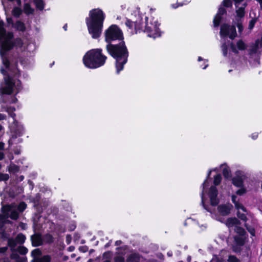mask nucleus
Wrapping results in <instances>:
<instances>
[{"label": "nucleus", "instance_id": "7c9ffc66", "mask_svg": "<svg viewBox=\"0 0 262 262\" xmlns=\"http://www.w3.org/2000/svg\"><path fill=\"white\" fill-rule=\"evenodd\" d=\"M51 257L48 255H44L39 258H36L35 262H50Z\"/></svg>", "mask_w": 262, "mask_h": 262}, {"label": "nucleus", "instance_id": "a211bd4d", "mask_svg": "<svg viewBox=\"0 0 262 262\" xmlns=\"http://www.w3.org/2000/svg\"><path fill=\"white\" fill-rule=\"evenodd\" d=\"M232 207V205L230 204L220 205L217 208L218 212L222 215H227L229 214Z\"/></svg>", "mask_w": 262, "mask_h": 262}, {"label": "nucleus", "instance_id": "58836bf2", "mask_svg": "<svg viewBox=\"0 0 262 262\" xmlns=\"http://www.w3.org/2000/svg\"><path fill=\"white\" fill-rule=\"evenodd\" d=\"M227 261L228 262H241V260L234 255H229Z\"/></svg>", "mask_w": 262, "mask_h": 262}, {"label": "nucleus", "instance_id": "13d9d810", "mask_svg": "<svg viewBox=\"0 0 262 262\" xmlns=\"http://www.w3.org/2000/svg\"><path fill=\"white\" fill-rule=\"evenodd\" d=\"M121 244V241H117L115 242V245H117V246L120 245Z\"/></svg>", "mask_w": 262, "mask_h": 262}, {"label": "nucleus", "instance_id": "f704fd0d", "mask_svg": "<svg viewBox=\"0 0 262 262\" xmlns=\"http://www.w3.org/2000/svg\"><path fill=\"white\" fill-rule=\"evenodd\" d=\"M232 182L234 185L237 187H241L243 185L242 181L238 178H234L232 180Z\"/></svg>", "mask_w": 262, "mask_h": 262}, {"label": "nucleus", "instance_id": "2eb2a0df", "mask_svg": "<svg viewBox=\"0 0 262 262\" xmlns=\"http://www.w3.org/2000/svg\"><path fill=\"white\" fill-rule=\"evenodd\" d=\"M230 48L233 52L234 53H238V50H244L247 48V45L242 40H239L236 42L237 48L235 46L233 42L230 44Z\"/></svg>", "mask_w": 262, "mask_h": 262}, {"label": "nucleus", "instance_id": "a878e982", "mask_svg": "<svg viewBox=\"0 0 262 262\" xmlns=\"http://www.w3.org/2000/svg\"><path fill=\"white\" fill-rule=\"evenodd\" d=\"M16 30L24 31L26 29V27L24 23L18 20L16 22L13 26Z\"/></svg>", "mask_w": 262, "mask_h": 262}, {"label": "nucleus", "instance_id": "49530a36", "mask_svg": "<svg viewBox=\"0 0 262 262\" xmlns=\"http://www.w3.org/2000/svg\"><path fill=\"white\" fill-rule=\"evenodd\" d=\"M45 240H46L48 243H51L53 242V238L51 235L48 234L45 236Z\"/></svg>", "mask_w": 262, "mask_h": 262}, {"label": "nucleus", "instance_id": "8fccbe9b", "mask_svg": "<svg viewBox=\"0 0 262 262\" xmlns=\"http://www.w3.org/2000/svg\"><path fill=\"white\" fill-rule=\"evenodd\" d=\"M7 21L9 25L11 24L14 26V24H13V19L11 17L7 18Z\"/></svg>", "mask_w": 262, "mask_h": 262}, {"label": "nucleus", "instance_id": "473e14b6", "mask_svg": "<svg viewBox=\"0 0 262 262\" xmlns=\"http://www.w3.org/2000/svg\"><path fill=\"white\" fill-rule=\"evenodd\" d=\"M235 231L240 236H244L246 233L245 230L243 228L239 227V225L236 226Z\"/></svg>", "mask_w": 262, "mask_h": 262}, {"label": "nucleus", "instance_id": "69168bd1", "mask_svg": "<svg viewBox=\"0 0 262 262\" xmlns=\"http://www.w3.org/2000/svg\"><path fill=\"white\" fill-rule=\"evenodd\" d=\"M63 29H64V30H67V25H65L64 26H63Z\"/></svg>", "mask_w": 262, "mask_h": 262}, {"label": "nucleus", "instance_id": "5fc2aeb1", "mask_svg": "<svg viewBox=\"0 0 262 262\" xmlns=\"http://www.w3.org/2000/svg\"><path fill=\"white\" fill-rule=\"evenodd\" d=\"M4 148V143L0 142V150H3Z\"/></svg>", "mask_w": 262, "mask_h": 262}, {"label": "nucleus", "instance_id": "0eeeda50", "mask_svg": "<svg viewBox=\"0 0 262 262\" xmlns=\"http://www.w3.org/2000/svg\"><path fill=\"white\" fill-rule=\"evenodd\" d=\"M220 34L222 38L228 36L231 39H234L237 35L235 26L225 24L221 26Z\"/></svg>", "mask_w": 262, "mask_h": 262}, {"label": "nucleus", "instance_id": "864d4df0", "mask_svg": "<svg viewBox=\"0 0 262 262\" xmlns=\"http://www.w3.org/2000/svg\"><path fill=\"white\" fill-rule=\"evenodd\" d=\"M6 118V116L4 114H0V120H4Z\"/></svg>", "mask_w": 262, "mask_h": 262}, {"label": "nucleus", "instance_id": "ddd939ff", "mask_svg": "<svg viewBox=\"0 0 262 262\" xmlns=\"http://www.w3.org/2000/svg\"><path fill=\"white\" fill-rule=\"evenodd\" d=\"M141 19H140L138 21L133 22L128 19H126L125 24L130 29L131 33H134V32L135 33H137L138 32H140V30H142L141 27Z\"/></svg>", "mask_w": 262, "mask_h": 262}, {"label": "nucleus", "instance_id": "1a4fd4ad", "mask_svg": "<svg viewBox=\"0 0 262 262\" xmlns=\"http://www.w3.org/2000/svg\"><path fill=\"white\" fill-rule=\"evenodd\" d=\"M12 253L11 255V258L15 260L16 262H26L25 257H20L16 252H19L20 254L25 255L28 252V249L24 246H19L18 248H15L14 251H12Z\"/></svg>", "mask_w": 262, "mask_h": 262}, {"label": "nucleus", "instance_id": "052dcab7", "mask_svg": "<svg viewBox=\"0 0 262 262\" xmlns=\"http://www.w3.org/2000/svg\"><path fill=\"white\" fill-rule=\"evenodd\" d=\"M0 221H2V223H4V219L3 218V216L2 215H0Z\"/></svg>", "mask_w": 262, "mask_h": 262}, {"label": "nucleus", "instance_id": "4c0bfd02", "mask_svg": "<svg viewBox=\"0 0 262 262\" xmlns=\"http://www.w3.org/2000/svg\"><path fill=\"white\" fill-rule=\"evenodd\" d=\"M40 253H41L40 251L38 249L33 250L32 251L31 254L35 258L34 262H35V260L36 259V258H39L38 257V256H39L40 255Z\"/></svg>", "mask_w": 262, "mask_h": 262}, {"label": "nucleus", "instance_id": "37998d69", "mask_svg": "<svg viewBox=\"0 0 262 262\" xmlns=\"http://www.w3.org/2000/svg\"><path fill=\"white\" fill-rule=\"evenodd\" d=\"M237 216L239 219H241L242 220H243L244 221H246L247 220V217L246 216V214L245 213H240L239 211H238Z\"/></svg>", "mask_w": 262, "mask_h": 262}, {"label": "nucleus", "instance_id": "c85d7f7f", "mask_svg": "<svg viewBox=\"0 0 262 262\" xmlns=\"http://www.w3.org/2000/svg\"><path fill=\"white\" fill-rule=\"evenodd\" d=\"M22 13L21 9L15 6L12 10V15L16 17H19Z\"/></svg>", "mask_w": 262, "mask_h": 262}, {"label": "nucleus", "instance_id": "393cba45", "mask_svg": "<svg viewBox=\"0 0 262 262\" xmlns=\"http://www.w3.org/2000/svg\"><path fill=\"white\" fill-rule=\"evenodd\" d=\"M234 241L237 246H243L245 244V237L244 236H235L234 237Z\"/></svg>", "mask_w": 262, "mask_h": 262}, {"label": "nucleus", "instance_id": "9d476101", "mask_svg": "<svg viewBox=\"0 0 262 262\" xmlns=\"http://www.w3.org/2000/svg\"><path fill=\"white\" fill-rule=\"evenodd\" d=\"M5 80L6 86L3 89L2 93L6 94H10L13 93L14 87H16V85L18 86L20 84L19 80L14 83L12 78L9 76L5 77Z\"/></svg>", "mask_w": 262, "mask_h": 262}, {"label": "nucleus", "instance_id": "4d7b16f0", "mask_svg": "<svg viewBox=\"0 0 262 262\" xmlns=\"http://www.w3.org/2000/svg\"><path fill=\"white\" fill-rule=\"evenodd\" d=\"M4 156V153L2 151H0V160L3 159Z\"/></svg>", "mask_w": 262, "mask_h": 262}, {"label": "nucleus", "instance_id": "39448f33", "mask_svg": "<svg viewBox=\"0 0 262 262\" xmlns=\"http://www.w3.org/2000/svg\"><path fill=\"white\" fill-rule=\"evenodd\" d=\"M160 24L158 21L154 18H151L148 21V18H145V25L144 26V29L142 26H141L142 30L141 31H143L147 33V35L149 37L152 38H156L160 36V30L159 26Z\"/></svg>", "mask_w": 262, "mask_h": 262}, {"label": "nucleus", "instance_id": "f257e3e1", "mask_svg": "<svg viewBox=\"0 0 262 262\" xmlns=\"http://www.w3.org/2000/svg\"><path fill=\"white\" fill-rule=\"evenodd\" d=\"M121 30L115 25H111L105 31V40L107 42L119 40L117 45L108 43L106 49L109 54L116 59V73L119 74L123 70L124 65L127 61L128 53L125 45Z\"/></svg>", "mask_w": 262, "mask_h": 262}, {"label": "nucleus", "instance_id": "338daca9", "mask_svg": "<svg viewBox=\"0 0 262 262\" xmlns=\"http://www.w3.org/2000/svg\"><path fill=\"white\" fill-rule=\"evenodd\" d=\"M187 259L189 262H190L191 257L190 256H188L187 258Z\"/></svg>", "mask_w": 262, "mask_h": 262}, {"label": "nucleus", "instance_id": "2f4dec72", "mask_svg": "<svg viewBox=\"0 0 262 262\" xmlns=\"http://www.w3.org/2000/svg\"><path fill=\"white\" fill-rule=\"evenodd\" d=\"M5 111L9 114L10 117L14 119L16 115L14 113V112L15 111V108L14 107H7Z\"/></svg>", "mask_w": 262, "mask_h": 262}, {"label": "nucleus", "instance_id": "ea45409f", "mask_svg": "<svg viewBox=\"0 0 262 262\" xmlns=\"http://www.w3.org/2000/svg\"><path fill=\"white\" fill-rule=\"evenodd\" d=\"M242 18H240V17H237L236 16V19L237 20V23L236 24V25H237V27L238 28V32H242V31L243 30V25H242L241 23L239 22V19H241Z\"/></svg>", "mask_w": 262, "mask_h": 262}, {"label": "nucleus", "instance_id": "cd10ccee", "mask_svg": "<svg viewBox=\"0 0 262 262\" xmlns=\"http://www.w3.org/2000/svg\"><path fill=\"white\" fill-rule=\"evenodd\" d=\"M8 168L10 172L13 173L18 172L19 170V167L13 163H11Z\"/></svg>", "mask_w": 262, "mask_h": 262}, {"label": "nucleus", "instance_id": "423d86ee", "mask_svg": "<svg viewBox=\"0 0 262 262\" xmlns=\"http://www.w3.org/2000/svg\"><path fill=\"white\" fill-rule=\"evenodd\" d=\"M233 1L234 2L236 7V17H243L245 15V8L246 6L244 0H224L223 4L225 7H230L232 6Z\"/></svg>", "mask_w": 262, "mask_h": 262}, {"label": "nucleus", "instance_id": "aec40b11", "mask_svg": "<svg viewBox=\"0 0 262 262\" xmlns=\"http://www.w3.org/2000/svg\"><path fill=\"white\" fill-rule=\"evenodd\" d=\"M239 221L235 217L229 218L226 222V225L229 228L234 227L235 228L237 225H239Z\"/></svg>", "mask_w": 262, "mask_h": 262}, {"label": "nucleus", "instance_id": "6e6552de", "mask_svg": "<svg viewBox=\"0 0 262 262\" xmlns=\"http://www.w3.org/2000/svg\"><path fill=\"white\" fill-rule=\"evenodd\" d=\"M4 220L10 217L12 220H17L18 217L19 211L16 208V205L11 204L8 205L4 208Z\"/></svg>", "mask_w": 262, "mask_h": 262}, {"label": "nucleus", "instance_id": "603ef678", "mask_svg": "<svg viewBox=\"0 0 262 262\" xmlns=\"http://www.w3.org/2000/svg\"><path fill=\"white\" fill-rule=\"evenodd\" d=\"M7 250V247H3L0 248V253H5Z\"/></svg>", "mask_w": 262, "mask_h": 262}, {"label": "nucleus", "instance_id": "f3484780", "mask_svg": "<svg viewBox=\"0 0 262 262\" xmlns=\"http://www.w3.org/2000/svg\"><path fill=\"white\" fill-rule=\"evenodd\" d=\"M212 172V170H209L208 172L207 177L206 179L204 181V183L202 185V191L201 193V200H202V204L204 208L205 209H206L207 211L211 212V210L205 205V196H204V193H205V187L207 185V179L210 177L211 173Z\"/></svg>", "mask_w": 262, "mask_h": 262}, {"label": "nucleus", "instance_id": "5701e85b", "mask_svg": "<svg viewBox=\"0 0 262 262\" xmlns=\"http://www.w3.org/2000/svg\"><path fill=\"white\" fill-rule=\"evenodd\" d=\"M259 46V40H257L255 41V43L251 46L249 53L251 55L256 54L258 51Z\"/></svg>", "mask_w": 262, "mask_h": 262}, {"label": "nucleus", "instance_id": "b1692460", "mask_svg": "<svg viewBox=\"0 0 262 262\" xmlns=\"http://www.w3.org/2000/svg\"><path fill=\"white\" fill-rule=\"evenodd\" d=\"M127 262H140V256L138 254H130L126 259Z\"/></svg>", "mask_w": 262, "mask_h": 262}, {"label": "nucleus", "instance_id": "a19ab883", "mask_svg": "<svg viewBox=\"0 0 262 262\" xmlns=\"http://www.w3.org/2000/svg\"><path fill=\"white\" fill-rule=\"evenodd\" d=\"M9 178V176L8 174L6 173H0V181H7Z\"/></svg>", "mask_w": 262, "mask_h": 262}, {"label": "nucleus", "instance_id": "dca6fc26", "mask_svg": "<svg viewBox=\"0 0 262 262\" xmlns=\"http://www.w3.org/2000/svg\"><path fill=\"white\" fill-rule=\"evenodd\" d=\"M226 13V11L223 7H220L218 12L213 19V26L218 27L222 19V15Z\"/></svg>", "mask_w": 262, "mask_h": 262}, {"label": "nucleus", "instance_id": "3c124183", "mask_svg": "<svg viewBox=\"0 0 262 262\" xmlns=\"http://www.w3.org/2000/svg\"><path fill=\"white\" fill-rule=\"evenodd\" d=\"M251 137L254 140L257 139V138L258 137V133H254L252 134L251 135Z\"/></svg>", "mask_w": 262, "mask_h": 262}, {"label": "nucleus", "instance_id": "412c9836", "mask_svg": "<svg viewBox=\"0 0 262 262\" xmlns=\"http://www.w3.org/2000/svg\"><path fill=\"white\" fill-rule=\"evenodd\" d=\"M232 201L234 203L235 207L238 211L241 209L243 212H246V209L244 207V206L241 203H239L238 201L236 200L237 197L235 195H232Z\"/></svg>", "mask_w": 262, "mask_h": 262}, {"label": "nucleus", "instance_id": "79ce46f5", "mask_svg": "<svg viewBox=\"0 0 262 262\" xmlns=\"http://www.w3.org/2000/svg\"><path fill=\"white\" fill-rule=\"evenodd\" d=\"M257 21V18H252L249 22V29L250 30H251L254 27L255 24Z\"/></svg>", "mask_w": 262, "mask_h": 262}, {"label": "nucleus", "instance_id": "c9c22d12", "mask_svg": "<svg viewBox=\"0 0 262 262\" xmlns=\"http://www.w3.org/2000/svg\"><path fill=\"white\" fill-rule=\"evenodd\" d=\"M27 207V205L24 202H21L18 206L16 205V208L19 212H23Z\"/></svg>", "mask_w": 262, "mask_h": 262}, {"label": "nucleus", "instance_id": "4468645a", "mask_svg": "<svg viewBox=\"0 0 262 262\" xmlns=\"http://www.w3.org/2000/svg\"><path fill=\"white\" fill-rule=\"evenodd\" d=\"M208 195L211 205L216 206L219 203V200L217 198V190L215 186H212L210 188Z\"/></svg>", "mask_w": 262, "mask_h": 262}, {"label": "nucleus", "instance_id": "7ed1b4c3", "mask_svg": "<svg viewBox=\"0 0 262 262\" xmlns=\"http://www.w3.org/2000/svg\"><path fill=\"white\" fill-rule=\"evenodd\" d=\"M105 17V14L100 9H94L89 12L85 21L89 33L93 38L97 39L100 36Z\"/></svg>", "mask_w": 262, "mask_h": 262}, {"label": "nucleus", "instance_id": "4be33fe9", "mask_svg": "<svg viewBox=\"0 0 262 262\" xmlns=\"http://www.w3.org/2000/svg\"><path fill=\"white\" fill-rule=\"evenodd\" d=\"M221 168L223 171V174L225 178H228L231 176V172L229 167L226 164H222Z\"/></svg>", "mask_w": 262, "mask_h": 262}, {"label": "nucleus", "instance_id": "bb28decb", "mask_svg": "<svg viewBox=\"0 0 262 262\" xmlns=\"http://www.w3.org/2000/svg\"><path fill=\"white\" fill-rule=\"evenodd\" d=\"M24 11L26 14L29 15L33 13L34 9L31 7L30 4L26 3L24 4Z\"/></svg>", "mask_w": 262, "mask_h": 262}, {"label": "nucleus", "instance_id": "de8ad7c7", "mask_svg": "<svg viewBox=\"0 0 262 262\" xmlns=\"http://www.w3.org/2000/svg\"><path fill=\"white\" fill-rule=\"evenodd\" d=\"M246 192V190L244 188H241V189H239V190H238L236 193L238 195H243V194H244Z\"/></svg>", "mask_w": 262, "mask_h": 262}, {"label": "nucleus", "instance_id": "72a5a7b5", "mask_svg": "<svg viewBox=\"0 0 262 262\" xmlns=\"http://www.w3.org/2000/svg\"><path fill=\"white\" fill-rule=\"evenodd\" d=\"M222 181V176L220 174H216L214 177L213 184L214 185H218Z\"/></svg>", "mask_w": 262, "mask_h": 262}, {"label": "nucleus", "instance_id": "f03ea898", "mask_svg": "<svg viewBox=\"0 0 262 262\" xmlns=\"http://www.w3.org/2000/svg\"><path fill=\"white\" fill-rule=\"evenodd\" d=\"M22 41L19 38H14L13 33L7 32L4 28V23L0 21V55L4 66L10 70L9 61L7 57V52L15 46H21Z\"/></svg>", "mask_w": 262, "mask_h": 262}, {"label": "nucleus", "instance_id": "0e129e2a", "mask_svg": "<svg viewBox=\"0 0 262 262\" xmlns=\"http://www.w3.org/2000/svg\"><path fill=\"white\" fill-rule=\"evenodd\" d=\"M167 255L168 256H172V253L170 252H169L167 253Z\"/></svg>", "mask_w": 262, "mask_h": 262}, {"label": "nucleus", "instance_id": "c756f323", "mask_svg": "<svg viewBox=\"0 0 262 262\" xmlns=\"http://www.w3.org/2000/svg\"><path fill=\"white\" fill-rule=\"evenodd\" d=\"M34 3L36 6V7L42 10L44 8V3L42 0H34Z\"/></svg>", "mask_w": 262, "mask_h": 262}, {"label": "nucleus", "instance_id": "e2e57ef3", "mask_svg": "<svg viewBox=\"0 0 262 262\" xmlns=\"http://www.w3.org/2000/svg\"><path fill=\"white\" fill-rule=\"evenodd\" d=\"M256 1L259 3L260 7L262 9V0H256Z\"/></svg>", "mask_w": 262, "mask_h": 262}, {"label": "nucleus", "instance_id": "774afa93", "mask_svg": "<svg viewBox=\"0 0 262 262\" xmlns=\"http://www.w3.org/2000/svg\"><path fill=\"white\" fill-rule=\"evenodd\" d=\"M103 262H111V261L110 260H105Z\"/></svg>", "mask_w": 262, "mask_h": 262}, {"label": "nucleus", "instance_id": "6ab92c4d", "mask_svg": "<svg viewBox=\"0 0 262 262\" xmlns=\"http://www.w3.org/2000/svg\"><path fill=\"white\" fill-rule=\"evenodd\" d=\"M32 244L33 246H39L42 245V239L41 235L39 234H34L31 236Z\"/></svg>", "mask_w": 262, "mask_h": 262}, {"label": "nucleus", "instance_id": "c03bdc74", "mask_svg": "<svg viewBox=\"0 0 262 262\" xmlns=\"http://www.w3.org/2000/svg\"><path fill=\"white\" fill-rule=\"evenodd\" d=\"M115 262H125L124 258L122 256H118L115 257Z\"/></svg>", "mask_w": 262, "mask_h": 262}, {"label": "nucleus", "instance_id": "680f3d73", "mask_svg": "<svg viewBox=\"0 0 262 262\" xmlns=\"http://www.w3.org/2000/svg\"><path fill=\"white\" fill-rule=\"evenodd\" d=\"M1 71H2V73L4 74V75H5L6 72H7V71L6 70H5L4 69H2L1 70Z\"/></svg>", "mask_w": 262, "mask_h": 262}, {"label": "nucleus", "instance_id": "bf43d9fd", "mask_svg": "<svg viewBox=\"0 0 262 262\" xmlns=\"http://www.w3.org/2000/svg\"><path fill=\"white\" fill-rule=\"evenodd\" d=\"M233 251L235 252H238L239 250H238L236 247L235 246H233Z\"/></svg>", "mask_w": 262, "mask_h": 262}, {"label": "nucleus", "instance_id": "20e7f679", "mask_svg": "<svg viewBox=\"0 0 262 262\" xmlns=\"http://www.w3.org/2000/svg\"><path fill=\"white\" fill-rule=\"evenodd\" d=\"M106 57L102 54V50L93 49L88 51L83 57L84 66L89 69H96L103 66Z\"/></svg>", "mask_w": 262, "mask_h": 262}, {"label": "nucleus", "instance_id": "09e8293b", "mask_svg": "<svg viewBox=\"0 0 262 262\" xmlns=\"http://www.w3.org/2000/svg\"><path fill=\"white\" fill-rule=\"evenodd\" d=\"M245 226L247 228V229L248 230V231L250 233V234L252 235H254V230L253 228H248L246 224H245Z\"/></svg>", "mask_w": 262, "mask_h": 262}, {"label": "nucleus", "instance_id": "6e6d98bb", "mask_svg": "<svg viewBox=\"0 0 262 262\" xmlns=\"http://www.w3.org/2000/svg\"><path fill=\"white\" fill-rule=\"evenodd\" d=\"M17 101V98H13L12 99V100H11V103H16Z\"/></svg>", "mask_w": 262, "mask_h": 262}, {"label": "nucleus", "instance_id": "f8f14e48", "mask_svg": "<svg viewBox=\"0 0 262 262\" xmlns=\"http://www.w3.org/2000/svg\"><path fill=\"white\" fill-rule=\"evenodd\" d=\"M11 130L12 133H13V138H15L22 136L24 133L23 126L14 119L11 126Z\"/></svg>", "mask_w": 262, "mask_h": 262}, {"label": "nucleus", "instance_id": "e433bc0d", "mask_svg": "<svg viewBox=\"0 0 262 262\" xmlns=\"http://www.w3.org/2000/svg\"><path fill=\"white\" fill-rule=\"evenodd\" d=\"M221 48L223 55L224 56H227L228 54V46L225 42L222 44Z\"/></svg>", "mask_w": 262, "mask_h": 262}, {"label": "nucleus", "instance_id": "9b49d317", "mask_svg": "<svg viewBox=\"0 0 262 262\" xmlns=\"http://www.w3.org/2000/svg\"><path fill=\"white\" fill-rule=\"evenodd\" d=\"M26 239L25 236L22 233H19L15 238H9L8 241V246L10 247L11 251H14L15 248L18 244H23Z\"/></svg>", "mask_w": 262, "mask_h": 262}, {"label": "nucleus", "instance_id": "a18cd8bd", "mask_svg": "<svg viewBox=\"0 0 262 262\" xmlns=\"http://www.w3.org/2000/svg\"><path fill=\"white\" fill-rule=\"evenodd\" d=\"M198 60L199 61H201L203 60V61H204V63H205V64L204 67H203V69H206V68H207V67H208V64L207 63H206L207 62V61H208V60H207L203 59L201 57L199 56V57H198Z\"/></svg>", "mask_w": 262, "mask_h": 262}]
</instances>
